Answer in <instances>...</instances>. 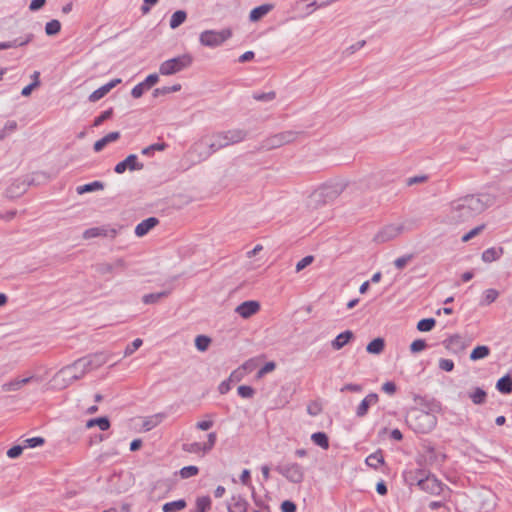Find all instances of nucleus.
Returning <instances> with one entry per match:
<instances>
[{"label": "nucleus", "instance_id": "obj_1", "mask_svg": "<svg viewBox=\"0 0 512 512\" xmlns=\"http://www.w3.org/2000/svg\"><path fill=\"white\" fill-rule=\"evenodd\" d=\"M494 203V197L487 193L467 194L452 200L446 210L443 221L457 225L476 217Z\"/></svg>", "mask_w": 512, "mask_h": 512}, {"label": "nucleus", "instance_id": "obj_2", "mask_svg": "<svg viewBox=\"0 0 512 512\" xmlns=\"http://www.w3.org/2000/svg\"><path fill=\"white\" fill-rule=\"evenodd\" d=\"M248 132L244 129H230L226 131H219L213 133L210 136L202 138L198 143L195 144L194 149H200L202 147L207 150L200 153L203 159H207L217 151L226 148L231 145L238 144L246 139Z\"/></svg>", "mask_w": 512, "mask_h": 512}, {"label": "nucleus", "instance_id": "obj_3", "mask_svg": "<svg viewBox=\"0 0 512 512\" xmlns=\"http://www.w3.org/2000/svg\"><path fill=\"white\" fill-rule=\"evenodd\" d=\"M406 480L411 485L416 483L421 490L430 494L438 495L442 491V483L434 475L426 473L424 470L409 471L406 474Z\"/></svg>", "mask_w": 512, "mask_h": 512}, {"label": "nucleus", "instance_id": "obj_4", "mask_svg": "<svg viewBox=\"0 0 512 512\" xmlns=\"http://www.w3.org/2000/svg\"><path fill=\"white\" fill-rule=\"evenodd\" d=\"M88 366L89 362H87L84 358H80L74 363L60 369L59 372L55 375V380L61 378L63 381L62 386L66 387L74 381L81 379L86 373H88Z\"/></svg>", "mask_w": 512, "mask_h": 512}, {"label": "nucleus", "instance_id": "obj_5", "mask_svg": "<svg viewBox=\"0 0 512 512\" xmlns=\"http://www.w3.org/2000/svg\"><path fill=\"white\" fill-rule=\"evenodd\" d=\"M407 423L417 433H428L436 426V417L423 410L414 409L407 417Z\"/></svg>", "mask_w": 512, "mask_h": 512}, {"label": "nucleus", "instance_id": "obj_6", "mask_svg": "<svg viewBox=\"0 0 512 512\" xmlns=\"http://www.w3.org/2000/svg\"><path fill=\"white\" fill-rule=\"evenodd\" d=\"M192 62L193 57L190 54H182L162 62L159 67V73L163 76L174 75L190 67Z\"/></svg>", "mask_w": 512, "mask_h": 512}, {"label": "nucleus", "instance_id": "obj_7", "mask_svg": "<svg viewBox=\"0 0 512 512\" xmlns=\"http://www.w3.org/2000/svg\"><path fill=\"white\" fill-rule=\"evenodd\" d=\"M275 470L282 475L288 482L293 484H300L305 478V469L296 462H286L279 464Z\"/></svg>", "mask_w": 512, "mask_h": 512}, {"label": "nucleus", "instance_id": "obj_8", "mask_svg": "<svg viewBox=\"0 0 512 512\" xmlns=\"http://www.w3.org/2000/svg\"><path fill=\"white\" fill-rule=\"evenodd\" d=\"M231 36L232 31L229 28L220 31L205 30L201 32L199 41L203 46L214 48L222 45Z\"/></svg>", "mask_w": 512, "mask_h": 512}, {"label": "nucleus", "instance_id": "obj_9", "mask_svg": "<svg viewBox=\"0 0 512 512\" xmlns=\"http://www.w3.org/2000/svg\"><path fill=\"white\" fill-rule=\"evenodd\" d=\"M337 196V191L328 185H323L316 189L310 196L308 205L312 208H318Z\"/></svg>", "mask_w": 512, "mask_h": 512}, {"label": "nucleus", "instance_id": "obj_10", "mask_svg": "<svg viewBox=\"0 0 512 512\" xmlns=\"http://www.w3.org/2000/svg\"><path fill=\"white\" fill-rule=\"evenodd\" d=\"M405 230L403 223H391L383 226L374 236L376 243H386L401 235Z\"/></svg>", "mask_w": 512, "mask_h": 512}, {"label": "nucleus", "instance_id": "obj_11", "mask_svg": "<svg viewBox=\"0 0 512 512\" xmlns=\"http://www.w3.org/2000/svg\"><path fill=\"white\" fill-rule=\"evenodd\" d=\"M296 138V133L293 131H285L278 133L276 135H273L269 138H267L264 142V147L267 149H274L278 148L284 144H288L292 141H294Z\"/></svg>", "mask_w": 512, "mask_h": 512}, {"label": "nucleus", "instance_id": "obj_12", "mask_svg": "<svg viewBox=\"0 0 512 512\" xmlns=\"http://www.w3.org/2000/svg\"><path fill=\"white\" fill-rule=\"evenodd\" d=\"M144 168L143 163L138 161V157L135 154L128 155L123 161L116 164L114 171L117 174H122L126 170L136 171Z\"/></svg>", "mask_w": 512, "mask_h": 512}, {"label": "nucleus", "instance_id": "obj_13", "mask_svg": "<svg viewBox=\"0 0 512 512\" xmlns=\"http://www.w3.org/2000/svg\"><path fill=\"white\" fill-rule=\"evenodd\" d=\"M260 310V303L255 300H249L241 303L235 309V312L242 318L248 319Z\"/></svg>", "mask_w": 512, "mask_h": 512}, {"label": "nucleus", "instance_id": "obj_14", "mask_svg": "<svg viewBox=\"0 0 512 512\" xmlns=\"http://www.w3.org/2000/svg\"><path fill=\"white\" fill-rule=\"evenodd\" d=\"M159 80V77L157 74H150L148 75L145 80L136 86L131 91V95L133 98L138 99L140 98L145 90L150 89L152 86H154Z\"/></svg>", "mask_w": 512, "mask_h": 512}, {"label": "nucleus", "instance_id": "obj_15", "mask_svg": "<svg viewBox=\"0 0 512 512\" xmlns=\"http://www.w3.org/2000/svg\"><path fill=\"white\" fill-rule=\"evenodd\" d=\"M125 262L123 259H116L113 262H103L96 266V271L101 275L113 274L118 269H124Z\"/></svg>", "mask_w": 512, "mask_h": 512}, {"label": "nucleus", "instance_id": "obj_16", "mask_svg": "<svg viewBox=\"0 0 512 512\" xmlns=\"http://www.w3.org/2000/svg\"><path fill=\"white\" fill-rule=\"evenodd\" d=\"M444 345L453 353L462 352L467 347L465 339L459 334H455L447 338L444 341Z\"/></svg>", "mask_w": 512, "mask_h": 512}, {"label": "nucleus", "instance_id": "obj_17", "mask_svg": "<svg viewBox=\"0 0 512 512\" xmlns=\"http://www.w3.org/2000/svg\"><path fill=\"white\" fill-rule=\"evenodd\" d=\"M121 82V79H113L110 82L106 83L105 85L101 86L100 88L93 91L88 99L90 102H97L100 99H102L104 96H106L117 84Z\"/></svg>", "mask_w": 512, "mask_h": 512}, {"label": "nucleus", "instance_id": "obj_18", "mask_svg": "<svg viewBox=\"0 0 512 512\" xmlns=\"http://www.w3.org/2000/svg\"><path fill=\"white\" fill-rule=\"evenodd\" d=\"M378 402V395L376 393L368 394L356 408L355 414L357 417H364L369 410V407L375 405Z\"/></svg>", "mask_w": 512, "mask_h": 512}, {"label": "nucleus", "instance_id": "obj_19", "mask_svg": "<svg viewBox=\"0 0 512 512\" xmlns=\"http://www.w3.org/2000/svg\"><path fill=\"white\" fill-rule=\"evenodd\" d=\"M354 338V333L351 330H346L338 334L332 341L331 347L338 351L347 345Z\"/></svg>", "mask_w": 512, "mask_h": 512}, {"label": "nucleus", "instance_id": "obj_20", "mask_svg": "<svg viewBox=\"0 0 512 512\" xmlns=\"http://www.w3.org/2000/svg\"><path fill=\"white\" fill-rule=\"evenodd\" d=\"M108 232H111V236L114 237L116 235L115 229L108 230L105 226L101 227H92L84 231L83 238L91 239L96 237H105L108 236Z\"/></svg>", "mask_w": 512, "mask_h": 512}, {"label": "nucleus", "instance_id": "obj_21", "mask_svg": "<svg viewBox=\"0 0 512 512\" xmlns=\"http://www.w3.org/2000/svg\"><path fill=\"white\" fill-rule=\"evenodd\" d=\"M159 223V220L155 217H149L141 221L135 228V234L138 237L146 235L152 228Z\"/></svg>", "mask_w": 512, "mask_h": 512}, {"label": "nucleus", "instance_id": "obj_22", "mask_svg": "<svg viewBox=\"0 0 512 512\" xmlns=\"http://www.w3.org/2000/svg\"><path fill=\"white\" fill-rule=\"evenodd\" d=\"M249 503L242 496H233L232 503L228 506V512H247Z\"/></svg>", "mask_w": 512, "mask_h": 512}, {"label": "nucleus", "instance_id": "obj_23", "mask_svg": "<svg viewBox=\"0 0 512 512\" xmlns=\"http://www.w3.org/2000/svg\"><path fill=\"white\" fill-rule=\"evenodd\" d=\"M33 34H27L24 38H17L13 41L0 42V50L21 47L30 43L33 39Z\"/></svg>", "mask_w": 512, "mask_h": 512}, {"label": "nucleus", "instance_id": "obj_24", "mask_svg": "<svg viewBox=\"0 0 512 512\" xmlns=\"http://www.w3.org/2000/svg\"><path fill=\"white\" fill-rule=\"evenodd\" d=\"M120 138V133L118 131L110 132L103 138L97 140L94 143V151L100 152L107 144L117 141Z\"/></svg>", "mask_w": 512, "mask_h": 512}, {"label": "nucleus", "instance_id": "obj_25", "mask_svg": "<svg viewBox=\"0 0 512 512\" xmlns=\"http://www.w3.org/2000/svg\"><path fill=\"white\" fill-rule=\"evenodd\" d=\"M272 9H273L272 4H263L258 7H255L254 9L251 10V12L249 14V19L252 22H256V21L260 20L262 17H264L265 15H267Z\"/></svg>", "mask_w": 512, "mask_h": 512}, {"label": "nucleus", "instance_id": "obj_26", "mask_svg": "<svg viewBox=\"0 0 512 512\" xmlns=\"http://www.w3.org/2000/svg\"><path fill=\"white\" fill-rule=\"evenodd\" d=\"M504 253V250L502 247H491L486 249L482 253V260L486 263H491L493 261L498 260L502 254Z\"/></svg>", "mask_w": 512, "mask_h": 512}, {"label": "nucleus", "instance_id": "obj_27", "mask_svg": "<svg viewBox=\"0 0 512 512\" xmlns=\"http://www.w3.org/2000/svg\"><path fill=\"white\" fill-rule=\"evenodd\" d=\"M468 396L475 405H482L487 399L486 391L480 387H476L473 391L469 392Z\"/></svg>", "mask_w": 512, "mask_h": 512}, {"label": "nucleus", "instance_id": "obj_28", "mask_svg": "<svg viewBox=\"0 0 512 512\" xmlns=\"http://www.w3.org/2000/svg\"><path fill=\"white\" fill-rule=\"evenodd\" d=\"M87 362H89V372L94 370L100 366H102L106 362V358L103 354H93L86 357H83Z\"/></svg>", "mask_w": 512, "mask_h": 512}, {"label": "nucleus", "instance_id": "obj_29", "mask_svg": "<svg viewBox=\"0 0 512 512\" xmlns=\"http://www.w3.org/2000/svg\"><path fill=\"white\" fill-rule=\"evenodd\" d=\"M385 341L383 338H375L366 347V351L370 354H380L384 350Z\"/></svg>", "mask_w": 512, "mask_h": 512}, {"label": "nucleus", "instance_id": "obj_30", "mask_svg": "<svg viewBox=\"0 0 512 512\" xmlns=\"http://www.w3.org/2000/svg\"><path fill=\"white\" fill-rule=\"evenodd\" d=\"M86 428H92L94 426H98L102 431H106L110 428V421L107 417H99L89 419L86 422Z\"/></svg>", "mask_w": 512, "mask_h": 512}, {"label": "nucleus", "instance_id": "obj_31", "mask_svg": "<svg viewBox=\"0 0 512 512\" xmlns=\"http://www.w3.org/2000/svg\"><path fill=\"white\" fill-rule=\"evenodd\" d=\"M496 388L498 391L504 394L512 392V378L509 375H505L497 381Z\"/></svg>", "mask_w": 512, "mask_h": 512}, {"label": "nucleus", "instance_id": "obj_32", "mask_svg": "<svg viewBox=\"0 0 512 512\" xmlns=\"http://www.w3.org/2000/svg\"><path fill=\"white\" fill-rule=\"evenodd\" d=\"M499 296V292L496 289L490 288L483 292L480 305L488 306L496 301Z\"/></svg>", "mask_w": 512, "mask_h": 512}, {"label": "nucleus", "instance_id": "obj_33", "mask_svg": "<svg viewBox=\"0 0 512 512\" xmlns=\"http://www.w3.org/2000/svg\"><path fill=\"white\" fill-rule=\"evenodd\" d=\"M187 503L184 499L165 503L162 507L163 512H177L186 508Z\"/></svg>", "mask_w": 512, "mask_h": 512}, {"label": "nucleus", "instance_id": "obj_34", "mask_svg": "<svg viewBox=\"0 0 512 512\" xmlns=\"http://www.w3.org/2000/svg\"><path fill=\"white\" fill-rule=\"evenodd\" d=\"M489 354H490V348L488 346H486V345H480V346L475 347L472 350V352L470 354V359L472 361H476V360H479V359H484Z\"/></svg>", "mask_w": 512, "mask_h": 512}, {"label": "nucleus", "instance_id": "obj_35", "mask_svg": "<svg viewBox=\"0 0 512 512\" xmlns=\"http://www.w3.org/2000/svg\"><path fill=\"white\" fill-rule=\"evenodd\" d=\"M365 462L369 467L377 469L379 465H382L384 463V457L382 455V452L377 451L375 453L370 454L366 458Z\"/></svg>", "mask_w": 512, "mask_h": 512}, {"label": "nucleus", "instance_id": "obj_36", "mask_svg": "<svg viewBox=\"0 0 512 512\" xmlns=\"http://www.w3.org/2000/svg\"><path fill=\"white\" fill-rule=\"evenodd\" d=\"M168 295H169L168 291L146 294L142 297V302L147 305L155 304V303L159 302L162 298H164Z\"/></svg>", "mask_w": 512, "mask_h": 512}, {"label": "nucleus", "instance_id": "obj_37", "mask_svg": "<svg viewBox=\"0 0 512 512\" xmlns=\"http://www.w3.org/2000/svg\"><path fill=\"white\" fill-rule=\"evenodd\" d=\"M104 188V184L100 181H94L82 186L77 187V193L78 194H84L87 192H92L96 190H102Z\"/></svg>", "mask_w": 512, "mask_h": 512}, {"label": "nucleus", "instance_id": "obj_38", "mask_svg": "<svg viewBox=\"0 0 512 512\" xmlns=\"http://www.w3.org/2000/svg\"><path fill=\"white\" fill-rule=\"evenodd\" d=\"M311 440L314 444L320 446L323 449L329 448V440L324 432H316L311 435Z\"/></svg>", "mask_w": 512, "mask_h": 512}, {"label": "nucleus", "instance_id": "obj_39", "mask_svg": "<svg viewBox=\"0 0 512 512\" xmlns=\"http://www.w3.org/2000/svg\"><path fill=\"white\" fill-rule=\"evenodd\" d=\"M187 18V14L183 10H178L174 12L170 19V27L175 29L179 27Z\"/></svg>", "mask_w": 512, "mask_h": 512}, {"label": "nucleus", "instance_id": "obj_40", "mask_svg": "<svg viewBox=\"0 0 512 512\" xmlns=\"http://www.w3.org/2000/svg\"><path fill=\"white\" fill-rule=\"evenodd\" d=\"M18 124L15 120H9L5 123L3 129L0 131V141L16 131Z\"/></svg>", "mask_w": 512, "mask_h": 512}, {"label": "nucleus", "instance_id": "obj_41", "mask_svg": "<svg viewBox=\"0 0 512 512\" xmlns=\"http://www.w3.org/2000/svg\"><path fill=\"white\" fill-rule=\"evenodd\" d=\"M210 344L211 338L206 335H198L195 338V346L201 352L206 351L209 348Z\"/></svg>", "mask_w": 512, "mask_h": 512}, {"label": "nucleus", "instance_id": "obj_42", "mask_svg": "<svg viewBox=\"0 0 512 512\" xmlns=\"http://www.w3.org/2000/svg\"><path fill=\"white\" fill-rule=\"evenodd\" d=\"M211 507V499L208 496L199 497L196 500L197 512H207Z\"/></svg>", "mask_w": 512, "mask_h": 512}, {"label": "nucleus", "instance_id": "obj_43", "mask_svg": "<svg viewBox=\"0 0 512 512\" xmlns=\"http://www.w3.org/2000/svg\"><path fill=\"white\" fill-rule=\"evenodd\" d=\"M436 324L435 319L433 318H425L418 322L417 329L421 332L431 331Z\"/></svg>", "mask_w": 512, "mask_h": 512}, {"label": "nucleus", "instance_id": "obj_44", "mask_svg": "<svg viewBox=\"0 0 512 512\" xmlns=\"http://www.w3.org/2000/svg\"><path fill=\"white\" fill-rule=\"evenodd\" d=\"M60 29H61V24L58 20H55V19L47 22L46 26H45V32L49 36L58 34L60 32Z\"/></svg>", "mask_w": 512, "mask_h": 512}, {"label": "nucleus", "instance_id": "obj_45", "mask_svg": "<svg viewBox=\"0 0 512 512\" xmlns=\"http://www.w3.org/2000/svg\"><path fill=\"white\" fill-rule=\"evenodd\" d=\"M167 147V144L164 142L161 143H155L148 147H145L142 149V154L146 156H152L155 151H163Z\"/></svg>", "mask_w": 512, "mask_h": 512}, {"label": "nucleus", "instance_id": "obj_46", "mask_svg": "<svg viewBox=\"0 0 512 512\" xmlns=\"http://www.w3.org/2000/svg\"><path fill=\"white\" fill-rule=\"evenodd\" d=\"M245 374H246V368L243 365V366L237 368L236 370H234L230 374L229 381H231L232 383L240 382L243 379V377L245 376Z\"/></svg>", "mask_w": 512, "mask_h": 512}, {"label": "nucleus", "instance_id": "obj_47", "mask_svg": "<svg viewBox=\"0 0 512 512\" xmlns=\"http://www.w3.org/2000/svg\"><path fill=\"white\" fill-rule=\"evenodd\" d=\"M198 472H199L198 467H196V466H192V465H191V466H185V467H183V468L180 470L179 474H180V476H181L183 479H187V478H190V477H192V476L197 475V474H198Z\"/></svg>", "mask_w": 512, "mask_h": 512}, {"label": "nucleus", "instance_id": "obj_48", "mask_svg": "<svg viewBox=\"0 0 512 512\" xmlns=\"http://www.w3.org/2000/svg\"><path fill=\"white\" fill-rule=\"evenodd\" d=\"M237 392L242 398H252L255 394V390L251 386L247 385L239 386Z\"/></svg>", "mask_w": 512, "mask_h": 512}, {"label": "nucleus", "instance_id": "obj_49", "mask_svg": "<svg viewBox=\"0 0 512 512\" xmlns=\"http://www.w3.org/2000/svg\"><path fill=\"white\" fill-rule=\"evenodd\" d=\"M112 114H113V109L112 108L102 112L99 116H97L94 119L93 126H95V127L100 126L104 121L110 119Z\"/></svg>", "mask_w": 512, "mask_h": 512}, {"label": "nucleus", "instance_id": "obj_50", "mask_svg": "<svg viewBox=\"0 0 512 512\" xmlns=\"http://www.w3.org/2000/svg\"><path fill=\"white\" fill-rule=\"evenodd\" d=\"M45 442L44 438L42 437H32L24 440V448H35L37 446L43 445Z\"/></svg>", "mask_w": 512, "mask_h": 512}, {"label": "nucleus", "instance_id": "obj_51", "mask_svg": "<svg viewBox=\"0 0 512 512\" xmlns=\"http://www.w3.org/2000/svg\"><path fill=\"white\" fill-rule=\"evenodd\" d=\"M143 341L140 338L135 339L131 344H129L124 351V356H129L133 354L137 349L141 347Z\"/></svg>", "mask_w": 512, "mask_h": 512}, {"label": "nucleus", "instance_id": "obj_52", "mask_svg": "<svg viewBox=\"0 0 512 512\" xmlns=\"http://www.w3.org/2000/svg\"><path fill=\"white\" fill-rule=\"evenodd\" d=\"M413 259L412 254L404 255L399 258H397L394 261V265L397 269L401 270L403 269L411 260Z\"/></svg>", "mask_w": 512, "mask_h": 512}, {"label": "nucleus", "instance_id": "obj_53", "mask_svg": "<svg viewBox=\"0 0 512 512\" xmlns=\"http://www.w3.org/2000/svg\"><path fill=\"white\" fill-rule=\"evenodd\" d=\"M2 391L4 392H12L20 390V386L18 383V379H14L12 381L6 382L1 386Z\"/></svg>", "mask_w": 512, "mask_h": 512}, {"label": "nucleus", "instance_id": "obj_54", "mask_svg": "<svg viewBox=\"0 0 512 512\" xmlns=\"http://www.w3.org/2000/svg\"><path fill=\"white\" fill-rule=\"evenodd\" d=\"M427 344L422 339H417L413 341L410 345V350L412 353H418L423 351L426 348Z\"/></svg>", "mask_w": 512, "mask_h": 512}, {"label": "nucleus", "instance_id": "obj_55", "mask_svg": "<svg viewBox=\"0 0 512 512\" xmlns=\"http://www.w3.org/2000/svg\"><path fill=\"white\" fill-rule=\"evenodd\" d=\"M314 260V257L312 255L305 256L296 264V272H300L307 266H309Z\"/></svg>", "mask_w": 512, "mask_h": 512}, {"label": "nucleus", "instance_id": "obj_56", "mask_svg": "<svg viewBox=\"0 0 512 512\" xmlns=\"http://www.w3.org/2000/svg\"><path fill=\"white\" fill-rule=\"evenodd\" d=\"M275 97H276V94L273 91L268 92V93H255L253 95V98L255 100L264 101V102L271 101V100L275 99Z\"/></svg>", "mask_w": 512, "mask_h": 512}, {"label": "nucleus", "instance_id": "obj_57", "mask_svg": "<svg viewBox=\"0 0 512 512\" xmlns=\"http://www.w3.org/2000/svg\"><path fill=\"white\" fill-rule=\"evenodd\" d=\"M216 439H217V436H216L215 432L209 433L208 434V441L203 444V452L210 451L214 447V445L216 443Z\"/></svg>", "mask_w": 512, "mask_h": 512}, {"label": "nucleus", "instance_id": "obj_58", "mask_svg": "<svg viewBox=\"0 0 512 512\" xmlns=\"http://www.w3.org/2000/svg\"><path fill=\"white\" fill-rule=\"evenodd\" d=\"M439 368L443 371L450 372L454 369V362L450 359L441 358L439 360Z\"/></svg>", "mask_w": 512, "mask_h": 512}, {"label": "nucleus", "instance_id": "obj_59", "mask_svg": "<svg viewBox=\"0 0 512 512\" xmlns=\"http://www.w3.org/2000/svg\"><path fill=\"white\" fill-rule=\"evenodd\" d=\"M484 229V225H480V226H477L475 228H473L472 230H470L468 233H466L463 237H462V241L463 242H468L469 240H471L473 237H475L476 235H478L482 230Z\"/></svg>", "mask_w": 512, "mask_h": 512}, {"label": "nucleus", "instance_id": "obj_60", "mask_svg": "<svg viewBox=\"0 0 512 512\" xmlns=\"http://www.w3.org/2000/svg\"><path fill=\"white\" fill-rule=\"evenodd\" d=\"M23 449H24V446L23 445H16V446H13L11 447L8 451H7V456L9 458H17L18 456H20L23 452Z\"/></svg>", "mask_w": 512, "mask_h": 512}, {"label": "nucleus", "instance_id": "obj_61", "mask_svg": "<svg viewBox=\"0 0 512 512\" xmlns=\"http://www.w3.org/2000/svg\"><path fill=\"white\" fill-rule=\"evenodd\" d=\"M296 504L292 501L286 500L281 504L282 512H296Z\"/></svg>", "mask_w": 512, "mask_h": 512}, {"label": "nucleus", "instance_id": "obj_62", "mask_svg": "<svg viewBox=\"0 0 512 512\" xmlns=\"http://www.w3.org/2000/svg\"><path fill=\"white\" fill-rule=\"evenodd\" d=\"M426 180H427V176H425V175L414 176V177L408 178L407 181H406V184L408 186H412V185H415V184L423 183Z\"/></svg>", "mask_w": 512, "mask_h": 512}, {"label": "nucleus", "instance_id": "obj_63", "mask_svg": "<svg viewBox=\"0 0 512 512\" xmlns=\"http://www.w3.org/2000/svg\"><path fill=\"white\" fill-rule=\"evenodd\" d=\"M276 365L274 362H267L259 371L258 376L261 377L262 375L272 372L275 369Z\"/></svg>", "mask_w": 512, "mask_h": 512}, {"label": "nucleus", "instance_id": "obj_64", "mask_svg": "<svg viewBox=\"0 0 512 512\" xmlns=\"http://www.w3.org/2000/svg\"><path fill=\"white\" fill-rule=\"evenodd\" d=\"M382 390L387 393V394H394L395 391H396V385L394 382H385L383 385H382Z\"/></svg>", "mask_w": 512, "mask_h": 512}]
</instances>
